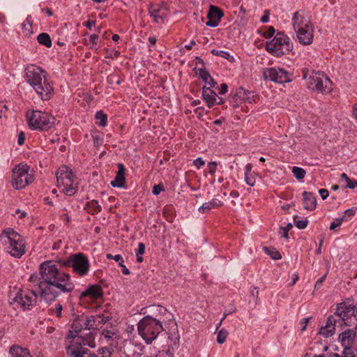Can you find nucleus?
<instances>
[{
  "mask_svg": "<svg viewBox=\"0 0 357 357\" xmlns=\"http://www.w3.org/2000/svg\"><path fill=\"white\" fill-rule=\"evenodd\" d=\"M336 315H330L328 317L326 324L324 326H321L319 330V334L325 337L332 336L335 331V325L337 320L335 319Z\"/></svg>",
  "mask_w": 357,
  "mask_h": 357,
  "instance_id": "f3484780",
  "label": "nucleus"
},
{
  "mask_svg": "<svg viewBox=\"0 0 357 357\" xmlns=\"http://www.w3.org/2000/svg\"><path fill=\"white\" fill-rule=\"evenodd\" d=\"M275 33V29L273 26H271L268 27L267 31H265L263 33L262 36L266 38L269 39L272 36H273L274 33Z\"/></svg>",
  "mask_w": 357,
  "mask_h": 357,
  "instance_id": "09e8293b",
  "label": "nucleus"
},
{
  "mask_svg": "<svg viewBox=\"0 0 357 357\" xmlns=\"http://www.w3.org/2000/svg\"><path fill=\"white\" fill-rule=\"evenodd\" d=\"M163 190L164 186L162 183H160L153 186L152 192L154 195H158Z\"/></svg>",
  "mask_w": 357,
  "mask_h": 357,
  "instance_id": "3c124183",
  "label": "nucleus"
},
{
  "mask_svg": "<svg viewBox=\"0 0 357 357\" xmlns=\"http://www.w3.org/2000/svg\"><path fill=\"white\" fill-rule=\"evenodd\" d=\"M326 275H327V273H326L324 276H322L321 278H320L316 282L315 285H314V289L316 290H318L319 289L321 288V287L322 286L323 284V282H324V280H326Z\"/></svg>",
  "mask_w": 357,
  "mask_h": 357,
  "instance_id": "13d9d810",
  "label": "nucleus"
},
{
  "mask_svg": "<svg viewBox=\"0 0 357 357\" xmlns=\"http://www.w3.org/2000/svg\"><path fill=\"white\" fill-rule=\"evenodd\" d=\"M26 117L31 130H48L54 124V116L39 110L26 112Z\"/></svg>",
  "mask_w": 357,
  "mask_h": 357,
  "instance_id": "6e6552de",
  "label": "nucleus"
},
{
  "mask_svg": "<svg viewBox=\"0 0 357 357\" xmlns=\"http://www.w3.org/2000/svg\"><path fill=\"white\" fill-rule=\"evenodd\" d=\"M293 47L294 45L291 43L290 38L282 31L277 32L272 40H268L265 43L266 50L276 57L288 54L292 51Z\"/></svg>",
  "mask_w": 357,
  "mask_h": 357,
  "instance_id": "0eeeda50",
  "label": "nucleus"
},
{
  "mask_svg": "<svg viewBox=\"0 0 357 357\" xmlns=\"http://www.w3.org/2000/svg\"><path fill=\"white\" fill-rule=\"evenodd\" d=\"M106 257L108 259H114V261L119 262V265H120V263H124L123 259L121 255L113 256L112 254H107Z\"/></svg>",
  "mask_w": 357,
  "mask_h": 357,
  "instance_id": "de8ad7c7",
  "label": "nucleus"
},
{
  "mask_svg": "<svg viewBox=\"0 0 357 357\" xmlns=\"http://www.w3.org/2000/svg\"><path fill=\"white\" fill-rule=\"evenodd\" d=\"M103 291L101 287L98 284L89 285L87 289L82 292L81 297H89L91 299L96 300L102 298Z\"/></svg>",
  "mask_w": 357,
  "mask_h": 357,
  "instance_id": "412c9836",
  "label": "nucleus"
},
{
  "mask_svg": "<svg viewBox=\"0 0 357 357\" xmlns=\"http://www.w3.org/2000/svg\"><path fill=\"white\" fill-rule=\"evenodd\" d=\"M68 172H72V171L68 167L62 166V167H59L56 174V179L58 180V176L60 175V176H63L66 174V173H68Z\"/></svg>",
  "mask_w": 357,
  "mask_h": 357,
  "instance_id": "49530a36",
  "label": "nucleus"
},
{
  "mask_svg": "<svg viewBox=\"0 0 357 357\" xmlns=\"http://www.w3.org/2000/svg\"><path fill=\"white\" fill-rule=\"evenodd\" d=\"M292 173L294 176L296 177V178L298 180H301L304 178L306 174L305 170L299 167H294L292 168Z\"/></svg>",
  "mask_w": 357,
  "mask_h": 357,
  "instance_id": "58836bf2",
  "label": "nucleus"
},
{
  "mask_svg": "<svg viewBox=\"0 0 357 357\" xmlns=\"http://www.w3.org/2000/svg\"><path fill=\"white\" fill-rule=\"evenodd\" d=\"M96 332L89 331L83 335H79L74 340L75 343L79 344L87 345L91 348L95 347V337Z\"/></svg>",
  "mask_w": 357,
  "mask_h": 357,
  "instance_id": "6ab92c4d",
  "label": "nucleus"
},
{
  "mask_svg": "<svg viewBox=\"0 0 357 357\" xmlns=\"http://www.w3.org/2000/svg\"><path fill=\"white\" fill-rule=\"evenodd\" d=\"M39 271L43 280L38 283V294L45 302H53L61 294L73 290L75 285L70 275L59 271L52 261L41 263Z\"/></svg>",
  "mask_w": 357,
  "mask_h": 357,
  "instance_id": "f257e3e1",
  "label": "nucleus"
},
{
  "mask_svg": "<svg viewBox=\"0 0 357 357\" xmlns=\"http://www.w3.org/2000/svg\"><path fill=\"white\" fill-rule=\"evenodd\" d=\"M227 335H228V332L225 329H221L218 333V336H217L218 343L223 344L225 342Z\"/></svg>",
  "mask_w": 357,
  "mask_h": 357,
  "instance_id": "79ce46f5",
  "label": "nucleus"
},
{
  "mask_svg": "<svg viewBox=\"0 0 357 357\" xmlns=\"http://www.w3.org/2000/svg\"><path fill=\"white\" fill-rule=\"evenodd\" d=\"M263 76L265 79L283 84L291 81V74L283 68H267L263 71Z\"/></svg>",
  "mask_w": 357,
  "mask_h": 357,
  "instance_id": "f8f14e48",
  "label": "nucleus"
},
{
  "mask_svg": "<svg viewBox=\"0 0 357 357\" xmlns=\"http://www.w3.org/2000/svg\"><path fill=\"white\" fill-rule=\"evenodd\" d=\"M199 76L205 83L209 84L211 87H214L217 84L216 82L214 81L206 69H201L199 73Z\"/></svg>",
  "mask_w": 357,
  "mask_h": 357,
  "instance_id": "c756f323",
  "label": "nucleus"
},
{
  "mask_svg": "<svg viewBox=\"0 0 357 357\" xmlns=\"http://www.w3.org/2000/svg\"><path fill=\"white\" fill-rule=\"evenodd\" d=\"M62 310L63 307L60 303H56L55 305V308L52 309V310L55 312L56 317L59 318L61 317Z\"/></svg>",
  "mask_w": 357,
  "mask_h": 357,
  "instance_id": "864d4df0",
  "label": "nucleus"
},
{
  "mask_svg": "<svg viewBox=\"0 0 357 357\" xmlns=\"http://www.w3.org/2000/svg\"><path fill=\"white\" fill-rule=\"evenodd\" d=\"M308 89L320 93H328L331 90L332 82L323 72H312L307 79Z\"/></svg>",
  "mask_w": 357,
  "mask_h": 357,
  "instance_id": "1a4fd4ad",
  "label": "nucleus"
},
{
  "mask_svg": "<svg viewBox=\"0 0 357 357\" xmlns=\"http://www.w3.org/2000/svg\"><path fill=\"white\" fill-rule=\"evenodd\" d=\"M248 93H250V92L246 91L244 88L238 87L236 89V92L234 96L233 99L236 100V98H238L241 100H245L247 98H249V97L248 96Z\"/></svg>",
  "mask_w": 357,
  "mask_h": 357,
  "instance_id": "e433bc0d",
  "label": "nucleus"
},
{
  "mask_svg": "<svg viewBox=\"0 0 357 357\" xmlns=\"http://www.w3.org/2000/svg\"><path fill=\"white\" fill-rule=\"evenodd\" d=\"M172 325L169 332H167V341L165 347L167 349H162L155 354L153 353H140L135 350L133 351L132 357H174V351L179 346L180 335L178 333L176 322L173 320L169 324Z\"/></svg>",
  "mask_w": 357,
  "mask_h": 357,
  "instance_id": "20e7f679",
  "label": "nucleus"
},
{
  "mask_svg": "<svg viewBox=\"0 0 357 357\" xmlns=\"http://www.w3.org/2000/svg\"><path fill=\"white\" fill-rule=\"evenodd\" d=\"M269 15H270V13H269V10H266L264 11V15L261 17L260 19V21L262 22V23H266L268 22L269 20Z\"/></svg>",
  "mask_w": 357,
  "mask_h": 357,
  "instance_id": "338daca9",
  "label": "nucleus"
},
{
  "mask_svg": "<svg viewBox=\"0 0 357 357\" xmlns=\"http://www.w3.org/2000/svg\"><path fill=\"white\" fill-rule=\"evenodd\" d=\"M149 14L151 17L153 18V20L158 23L160 20H163L164 14L161 13V10L156 8H151L149 10Z\"/></svg>",
  "mask_w": 357,
  "mask_h": 357,
  "instance_id": "72a5a7b5",
  "label": "nucleus"
},
{
  "mask_svg": "<svg viewBox=\"0 0 357 357\" xmlns=\"http://www.w3.org/2000/svg\"><path fill=\"white\" fill-rule=\"evenodd\" d=\"M265 252L271 258L275 260H278L282 258L280 253L275 248H268L267 247L264 248Z\"/></svg>",
  "mask_w": 357,
  "mask_h": 357,
  "instance_id": "4c0bfd02",
  "label": "nucleus"
},
{
  "mask_svg": "<svg viewBox=\"0 0 357 357\" xmlns=\"http://www.w3.org/2000/svg\"><path fill=\"white\" fill-rule=\"evenodd\" d=\"M24 141H25V135L23 132H20L18 135L17 143L19 145H22V144H24Z\"/></svg>",
  "mask_w": 357,
  "mask_h": 357,
  "instance_id": "774afa93",
  "label": "nucleus"
},
{
  "mask_svg": "<svg viewBox=\"0 0 357 357\" xmlns=\"http://www.w3.org/2000/svg\"><path fill=\"white\" fill-rule=\"evenodd\" d=\"M153 308L158 312L159 314L155 317L146 315L143 317L137 324L139 335L148 344L155 340L160 333L165 331L162 324V318L159 315L165 314L167 309L161 305H153Z\"/></svg>",
  "mask_w": 357,
  "mask_h": 357,
  "instance_id": "f03ea898",
  "label": "nucleus"
},
{
  "mask_svg": "<svg viewBox=\"0 0 357 357\" xmlns=\"http://www.w3.org/2000/svg\"><path fill=\"white\" fill-rule=\"evenodd\" d=\"M145 245L144 243H139L138 244V249H137V251L136 252V255H143L144 252H145Z\"/></svg>",
  "mask_w": 357,
  "mask_h": 357,
  "instance_id": "e2e57ef3",
  "label": "nucleus"
},
{
  "mask_svg": "<svg viewBox=\"0 0 357 357\" xmlns=\"http://www.w3.org/2000/svg\"><path fill=\"white\" fill-rule=\"evenodd\" d=\"M344 220V217L335 218L330 225V230H334L337 227L341 226L342 222Z\"/></svg>",
  "mask_w": 357,
  "mask_h": 357,
  "instance_id": "37998d69",
  "label": "nucleus"
},
{
  "mask_svg": "<svg viewBox=\"0 0 357 357\" xmlns=\"http://www.w3.org/2000/svg\"><path fill=\"white\" fill-rule=\"evenodd\" d=\"M299 43L303 45H307L312 43L314 38V29L312 26L307 28H300L295 30Z\"/></svg>",
  "mask_w": 357,
  "mask_h": 357,
  "instance_id": "2eb2a0df",
  "label": "nucleus"
},
{
  "mask_svg": "<svg viewBox=\"0 0 357 357\" xmlns=\"http://www.w3.org/2000/svg\"><path fill=\"white\" fill-rule=\"evenodd\" d=\"M298 215L294 216V222L295 226L299 229H303L306 228L308 224V220H307V218H304L303 220H298Z\"/></svg>",
  "mask_w": 357,
  "mask_h": 357,
  "instance_id": "a19ab883",
  "label": "nucleus"
},
{
  "mask_svg": "<svg viewBox=\"0 0 357 357\" xmlns=\"http://www.w3.org/2000/svg\"><path fill=\"white\" fill-rule=\"evenodd\" d=\"M328 357H354V353L351 348H344L341 354L331 353Z\"/></svg>",
  "mask_w": 357,
  "mask_h": 357,
  "instance_id": "ea45409f",
  "label": "nucleus"
},
{
  "mask_svg": "<svg viewBox=\"0 0 357 357\" xmlns=\"http://www.w3.org/2000/svg\"><path fill=\"white\" fill-rule=\"evenodd\" d=\"M193 163L195 166H196L198 169L201 168L205 164L204 161L202 160V158H197L194 160Z\"/></svg>",
  "mask_w": 357,
  "mask_h": 357,
  "instance_id": "0e129e2a",
  "label": "nucleus"
},
{
  "mask_svg": "<svg viewBox=\"0 0 357 357\" xmlns=\"http://www.w3.org/2000/svg\"><path fill=\"white\" fill-rule=\"evenodd\" d=\"M96 319H97V324H98V326L100 324H105V323L109 320V318H108V317H105V316H104V315H102V314H98V315H96Z\"/></svg>",
  "mask_w": 357,
  "mask_h": 357,
  "instance_id": "5fc2aeb1",
  "label": "nucleus"
},
{
  "mask_svg": "<svg viewBox=\"0 0 357 357\" xmlns=\"http://www.w3.org/2000/svg\"><path fill=\"white\" fill-rule=\"evenodd\" d=\"M85 209L88 210V212L91 215H94L100 213L102 210V207L97 200L92 199L86 202Z\"/></svg>",
  "mask_w": 357,
  "mask_h": 357,
  "instance_id": "bb28decb",
  "label": "nucleus"
},
{
  "mask_svg": "<svg viewBox=\"0 0 357 357\" xmlns=\"http://www.w3.org/2000/svg\"><path fill=\"white\" fill-rule=\"evenodd\" d=\"M222 205V202L218 199H213L211 202L204 203L198 211L201 213H205L211 208H218Z\"/></svg>",
  "mask_w": 357,
  "mask_h": 357,
  "instance_id": "a878e982",
  "label": "nucleus"
},
{
  "mask_svg": "<svg viewBox=\"0 0 357 357\" xmlns=\"http://www.w3.org/2000/svg\"><path fill=\"white\" fill-rule=\"evenodd\" d=\"M40 279L42 278H39L38 275L33 274L30 276L29 281L33 282L34 284V286L38 287V283L42 281L40 280Z\"/></svg>",
  "mask_w": 357,
  "mask_h": 357,
  "instance_id": "6e6d98bb",
  "label": "nucleus"
},
{
  "mask_svg": "<svg viewBox=\"0 0 357 357\" xmlns=\"http://www.w3.org/2000/svg\"><path fill=\"white\" fill-rule=\"evenodd\" d=\"M223 16L224 13L219 8L212 5L210 6L207 15L208 18H213L218 21H220Z\"/></svg>",
  "mask_w": 357,
  "mask_h": 357,
  "instance_id": "cd10ccee",
  "label": "nucleus"
},
{
  "mask_svg": "<svg viewBox=\"0 0 357 357\" xmlns=\"http://www.w3.org/2000/svg\"><path fill=\"white\" fill-rule=\"evenodd\" d=\"M344 215L343 217H344V220H347V219L346 218L347 216H348L349 218H351L353 217L354 215H355V210H354L353 208H349L347 210H346L344 211Z\"/></svg>",
  "mask_w": 357,
  "mask_h": 357,
  "instance_id": "69168bd1",
  "label": "nucleus"
},
{
  "mask_svg": "<svg viewBox=\"0 0 357 357\" xmlns=\"http://www.w3.org/2000/svg\"><path fill=\"white\" fill-rule=\"evenodd\" d=\"M38 294L35 291H18L10 301V304L17 303L24 310H30V307L36 303Z\"/></svg>",
  "mask_w": 357,
  "mask_h": 357,
  "instance_id": "9b49d317",
  "label": "nucleus"
},
{
  "mask_svg": "<svg viewBox=\"0 0 357 357\" xmlns=\"http://www.w3.org/2000/svg\"><path fill=\"white\" fill-rule=\"evenodd\" d=\"M9 353L12 357H31L28 349L17 345L12 346Z\"/></svg>",
  "mask_w": 357,
  "mask_h": 357,
  "instance_id": "393cba45",
  "label": "nucleus"
},
{
  "mask_svg": "<svg viewBox=\"0 0 357 357\" xmlns=\"http://www.w3.org/2000/svg\"><path fill=\"white\" fill-rule=\"evenodd\" d=\"M73 177L74 175L73 172L66 173V174L63 176L60 175L58 176V186L60 187L61 185H68V183L73 181Z\"/></svg>",
  "mask_w": 357,
  "mask_h": 357,
  "instance_id": "2f4dec72",
  "label": "nucleus"
},
{
  "mask_svg": "<svg viewBox=\"0 0 357 357\" xmlns=\"http://www.w3.org/2000/svg\"><path fill=\"white\" fill-rule=\"evenodd\" d=\"M217 162H208V173L211 175H213L215 171H216V168H217Z\"/></svg>",
  "mask_w": 357,
  "mask_h": 357,
  "instance_id": "603ef678",
  "label": "nucleus"
},
{
  "mask_svg": "<svg viewBox=\"0 0 357 357\" xmlns=\"http://www.w3.org/2000/svg\"><path fill=\"white\" fill-rule=\"evenodd\" d=\"M293 225L288 223L285 227H281L280 229L282 231V237L288 239L289 238V231L292 229Z\"/></svg>",
  "mask_w": 357,
  "mask_h": 357,
  "instance_id": "a18cd8bd",
  "label": "nucleus"
},
{
  "mask_svg": "<svg viewBox=\"0 0 357 357\" xmlns=\"http://www.w3.org/2000/svg\"><path fill=\"white\" fill-rule=\"evenodd\" d=\"M1 240L5 249L12 256L20 258L26 252L25 243L23 237L11 228L3 230L1 234Z\"/></svg>",
  "mask_w": 357,
  "mask_h": 357,
  "instance_id": "39448f33",
  "label": "nucleus"
},
{
  "mask_svg": "<svg viewBox=\"0 0 357 357\" xmlns=\"http://www.w3.org/2000/svg\"><path fill=\"white\" fill-rule=\"evenodd\" d=\"M56 263L61 267L72 268L73 273L80 277L86 275L90 269L89 259L82 252L72 254L66 259H59Z\"/></svg>",
  "mask_w": 357,
  "mask_h": 357,
  "instance_id": "423d86ee",
  "label": "nucleus"
},
{
  "mask_svg": "<svg viewBox=\"0 0 357 357\" xmlns=\"http://www.w3.org/2000/svg\"><path fill=\"white\" fill-rule=\"evenodd\" d=\"M85 331L96 330L98 328L97 319L91 315L84 317Z\"/></svg>",
  "mask_w": 357,
  "mask_h": 357,
  "instance_id": "c85d7f7f",
  "label": "nucleus"
},
{
  "mask_svg": "<svg viewBox=\"0 0 357 357\" xmlns=\"http://www.w3.org/2000/svg\"><path fill=\"white\" fill-rule=\"evenodd\" d=\"M82 331H85L84 316H77L72 323L71 330H69L67 338L75 340Z\"/></svg>",
  "mask_w": 357,
  "mask_h": 357,
  "instance_id": "4468645a",
  "label": "nucleus"
},
{
  "mask_svg": "<svg viewBox=\"0 0 357 357\" xmlns=\"http://www.w3.org/2000/svg\"><path fill=\"white\" fill-rule=\"evenodd\" d=\"M202 96L203 100L206 102L208 107H212L215 105V100H217V94L209 87H203Z\"/></svg>",
  "mask_w": 357,
  "mask_h": 357,
  "instance_id": "5701e85b",
  "label": "nucleus"
},
{
  "mask_svg": "<svg viewBox=\"0 0 357 357\" xmlns=\"http://www.w3.org/2000/svg\"><path fill=\"white\" fill-rule=\"evenodd\" d=\"M37 41L39 44L45 45L47 47H52V40L47 33H41L37 36Z\"/></svg>",
  "mask_w": 357,
  "mask_h": 357,
  "instance_id": "7c9ffc66",
  "label": "nucleus"
},
{
  "mask_svg": "<svg viewBox=\"0 0 357 357\" xmlns=\"http://www.w3.org/2000/svg\"><path fill=\"white\" fill-rule=\"evenodd\" d=\"M32 28V22L29 20V17H27L25 22L22 24V29L24 30L29 31Z\"/></svg>",
  "mask_w": 357,
  "mask_h": 357,
  "instance_id": "052dcab7",
  "label": "nucleus"
},
{
  "mask_svg": "<svg viewBox=\"0 0 357 357\" xmlns=\"http://www.w3.org/2000/svg\"><path fill=\"white\" fill-rule=\"evenodd\" d=\"M66 353L70 357H97L95 354L89 352L87 349L75 347L73 345L66 347Z\"/></svg>",
  "mask_w": 357,
  "mask_h": 357,
  "instance_id": "aec40b11",
  "label": "nucleus"
},
{
  "mask_svg": "<svg viewBox=\"0 0 357 357\" xmlns=\"http://www.w3.org/2000/svg\"><path fill=\"white\" fill-rule=\"evenodd\" d=\"M235 311H236V307L233 305H230L229 306H228V307L226 309V310L224 313L223 317L221 319V321H220L219 325H220L222 324V321L226 318V317L228 314H230L234 312Z\"/></svg>",
  "mask_w": 357,
  "mask_h": 357,
  "instance_id": "8fccbe9b",
  "label": "nucleus"
},
{
  "mask_svg": "<svg viewBox=\"0 0 357 357\" xmlns=\"http://www.w3.org/2000/svg\"><path fill=\"white\" fill-rule=\"evenodd\" d=\"M354 313V306L347 305L346 303H342L337 305L335 315L338 317L339 321H342L344 324L351 326L357 324Z\"/></svg>",
  "mask_w": 357,
  "mask_h": 357,
  "instance_id": "ddd939ff",
  "label": "nucleus"
},
{
  "mask_svg": "<svg viewBox=\"0 0 357 357\" xmlns=\"http://www.w3.org/2000/svg\"><path fill=\"white\" fill-rule=\"evenodd\" d=\"M29 169L27 165H17L14 168L12 175V185L14 188H24L33 181V175L29 174Z\"/></svg>",
  "mask_w": 357,
  "mask_h": 357,
  "instance_id": "9d476101",
  "label": "nucleus"
},
{
  "mask_svg": "<svg viewBox=\"0 0 357 357\" xmlns=\"http://www.w3.org/2000/svg\"><path fill=\"white\" fill-rule=\"evenodd\" d=\"M346 183V187L349 189H354L356 187H357V181L356 180H351L350 178Z\"/></svg>",
  "mask_w": 357,
  "mask_h": 357,
  "instance_id": "680f3d73",
  "label": "nucleus"
},
{
  "mask_svg": "<svg viewBox=\"0 0 357 357\" xmlns=\"http://www.w3.org/2000/svg\"><path fill=\"white\" fill-rule=\"evenodd\" d=\"M63 192L68 196L74 195L78 190L77 185L74 184L73 181L68 183V185H63Z\"/></svg>",
  "mask_w": 357,
  "mask_h": 357,
  "instance_id": "473e14b6",
  "label": "nucleus"
},
{
  "mask_svg": "<svg viewBox=\"0 0 357 357\" xmlns=\"http://www.w3.org/2000/svg\"><path fill=\"white\" fill-rule=\"evenodd\" d=\"M356 335V332L353 329H348L339 335V340L344 348H351L354 342Z\"/></svg>",
  "mask_w": 357,
  "mask_h": 357,
  "instance_id": "4be33fe9",
  "label": "nucleus"
},
{
  "mask_svg": "<svg viewBox=\"0 0 357 357\" xmlns=\"http://www.w3.org/2000/svg\"><path fill=\"white\" fill-rule=\"evenodd\" d=\"M292 24L294 30L300 28H307V26H312V24L309 18L304 16L303 12L298 10L294 13L292 17Z\"/></svg>",
  "mask_w": 357,
  "mask_h": 357,
  "instance_id": "dca6fc26",
  "label": "nucleus"
},
{
  "mask_svg": "<svg viewBox=\"0 0 357 357\" xmlns=\"http://www.w3.org/2000/svg\"><path fill=\"white\" fill-rule=\"evenodd\" d=\"M112 353L107 348H101L98 351L97 357H111Z\"/></svg>",
  "mask_w": 357,
  "mask_h": 357,
  "instance_id": "c03bdc74",
  "label": "nucleus"
},
{
  "mask_svg": "<svg viewBox=\"0 0 357 357\" xmlns=\"http://www.w3.org/2000/svg\"><path fill=\"white\" fill-rule=\"evenodd\" d=\"M25 79L43 100H50L54 89L46 77V72L39 67H32L25 71Z\"/></svg>",
  "mask_w": 357,
  "mask_h": 357,
  "instance_id": "7ed1b4c3",
  "label": "nucleus"
},
{
  "mask_svg": "<svg viewBox=\"0 0 357 357\" xmlns=\"http://www.w3.org/2000/svg\"><path fill=\"white\" fill-rule=\"evenodd\" d=\"M211 54L213 55H215V56H218L225 58L230 62H234L235 60L234 56H231L229 52L223 51V50H212Z\"/></svg>",
  "mask_w": 357,
  "mask_h": 357,
  "instance_id": "f704fd0d",
  "label": "nucleus"
},
{
  "mask_svg": "<svg viewBox=\"0 0 357 357\" xmlns=\"http://www.w3.org/2000/svg\"><path fill=\"white\" fill-rule=\"evenodd\" d=\"M118 171L115 178L111 181V185L114 188H122L125 187L126 167L123 163L117 164Z\"/></svg>",
  "mask_w": 357,
  "mask_h": 357,
  "instance_id": "a211bd4d",
  "label": "nucleus"
},
{
  "mask_svg": "<svg viewBox=\"0 0 357 357\" xmlns=\"http://www.w3.org/2000/svg\"><path fill=\"white\" fill-rule=\"evenodd\" d=\"M96 119L98 120V124L100 126L105 127L107 123V116L103 113L101 110L98 111L96 114Z\"/></svg>",
  "mask_w": 357,
  "mask_h": 357,
  "instance_id": "c9c22d12",
  "label": "nucleus"
},
{
  "mask_svg": "<svg viewBox=\"0 0 357 357\" xmlns=\"http://www.w3.org/2000/svg\"><path fill=\"white\" fill-rule=\"evenodd\" d=\"M220 21H218L213 18H208V20L206 22V25L210 27H216L219 24Z\"/></svg>",
  "mask_w": 357,
  "mask_h": 357,
  "instance_id": "4d7b16f0",
  "label": "nucleus"
},
{
  "mask_svg": "<svg viewBox=\"0 0 357 357\" xmlns=\"http://www.w3.org/2000/svg\"><path fill=\"white\" fill-rule=\"evenodd\" d=\"M302 195L304 208L308 211H314L317 206V199L313 193L304 191Z\"/></svg>",
  "mask_w": 357,
  "mask_h": 357,
  "instance_id": "b1692460",
  "label": "nucleus"
},
{
  "mask_svg": "<svg viewBox=\"0 0 357 357\" xmlns=\"http://www.w3.org/2000/svg\"><path fill=\"white\" fill-rule=\"evenodd\" d=\"M245 180L246 183L250 186H254L255 184V178L250 174L245 176Z\"/></svg>",
  "mask_w": 357,
  "mask_h": 357,
  "instance_id": "bf43d9fd",
  "label": "nucleus"
}]
</instances>
